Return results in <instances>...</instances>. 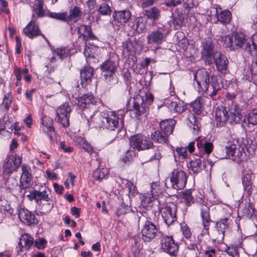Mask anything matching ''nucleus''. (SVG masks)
<instances>
[{
	"label": "nucleus",
	"instance_id": "nucleus-1",
	"mask_svg": "<svg viewBox=\"0 0 257 257\" xmlns=\"http://www.w3.org/2000/svg\"><path fill=\"white\" fill-rule=\"evenodd\" d=\"M199 88L206 93V94L213 99L216 96L219 97V92L221 91V85L218 78L214 75L210 76L209 73L205 69L198 70L194 74Z\"/></svg>",
	"mask_w": 257,
	"mask_h": 257
},
{
	"label": "nucleus",
	"instance_id": "nucleus-2",
	"mask_svg": "<svg viewBox=\"0 0 257 257\" xmlns=\"http://www.w3.org/2000/svg\"><path fill=\"white\" fill-rule=\"evenodd\" d=\"M122 113H116L115 111H110L102 112L100 115H91L87 118L88 124L89 126L95 128H103L115 132L119 125L118 115H122Z\"/></svg>",
	"mask_w": 257,
	"mask_h": 257
},
{
	"label": "nucleus",
	"instance_id": "nucleus-3",
	"mask_svg": "<svg viewBox=\"0 0 257 257\" xmlns=\"http://www.w3.org/2000/svg\"><path fill=\"white\" fill-rule=\"evenodd\" d=\"M129 216L134 219L136 221H138L139 223L140 221L144 222L142 229L141 233L142 235V239L145 242H150L155 238L159 232V229L157 226L152 221L148 220L147 218L142 215L140 216L138 213L136 214L133 212L130 213Z\"/></svg>",
	"mask_w": 257,
	"mask_h": 257
},
{
	"label": "nucleus",
	"instance_id": "nucleus-4",
	"mask_svg": "<svg viewBox=\"0 0 257 257\" xmlns=\"http://www.w3.org/2000/svg\"><path fill=\"white\" fill-rule=\"evenodd\" d=\"M216 37L218 41H224L225 47L229 48L230 50H233L239 48H243L245 43L247 41L244 34L239 33H234V44L233 45L231 44L233 38L230 37L224 38L221 36H217Z\"/></svg>",
	"mask_w": 257,
	"mask_h": 257
},
{
	"label": "nucleus",
	"instance_id": "nucleus-5",
	"mask_svg": "<svg viewBox=\"0 0 257 257\" xmlns=\"http://www.w3.org/2000/svg\"><path fill=\"white\" fill-rule=\"evenodd\" d=\"M130 144L132 147L138 151L149 149L154 147L150 139L141 134L132 136L130 139Z\"/></svg>",
	"mask_w": 257,
	"mask_h": 257
},
{
	"label": "nucleus",
	"instance_id": "nucleus-6",
	"mask_svg": "<svg viewBox=\"0 0 257 257\" xmlns=\"http://www.w3.org/2000/svg\"><path fill=\"white\" fill-rule=\"evenodd\" d=\"M22 157L17 154L8 155L4 161L3 172L10 175L17 171L22 163Z\"/></svg>",
	"mask_w": 257,
	"mask_h": 257
},
{
	"label": "nucleus",
	"instance_id": "nucleus-7",
	"mask_svg": "<svg viewBox=\"0 0 257 257\" xmlns=\"http://www.w3.org/2000/svg\"><path fill=\"white\" fill-rule=\"evenodd\" d=\"M177 210V205L172 202L167 203L161 209L160 212L164 221L168 226L176 221Z\"/></svg>",
	"mask_w": 257,
	"mask_h": 257
},
{
	"label": "nucleus",
	"instance_id": "nucleus-8",
	"mask_svg": "<svg viewBox=\"0 0 257 257\" xmlns=\"http://www.w3.org/2000/svg\"><path fill=\"white\" fill-rule=\"evenodd\" d=\"M186 174L181 170L174 169L170 177V181L173 188L180 190L183 189L187 183Z\"/></svg>",
	"mask_w": 257,
	"mask_h": 257
},
{
	"label": "nucleus",
	"instance_id": "nucleus-9",
	"mask_svg": "<svg viewBox=\"0 0 257 257\" xmlns=\"http://www.w3.org/2000/svg\"><path fill=\"white\" fill-rule=\"evenodd\" d=\"M169 31L164 27H160L151 32L147 37L148 43H155L157 45L162 44L166 40Z\"/></svg>",
	"mask_w": 257,
	"mask_h": 257
},
{
	"label": "nucleus",
	"instance_id": "nucleus-10",
	"mask_svg": "<svg viewBox=\"0 0 257 257\" xmlns=\"http://www.w3.org/2000/svg\"><path fill=\"white\" fill-rule=\"evenodd\" d=\"M71 112V106L67 102L60 105L56 110L58 122L64 127L69 125V117Z\"/></svg>",
	"mask_w": 257,
	"mask_h": 257
},
{
	"label": "nucleus",
	"instance_id": "nucleus-11",
	"mask_svg": "<svg viewBox=\"0 0 257 257\" xmlns=\"http://www.w3.org/2000/svg\"><path fill=\"white\" fill-rule=\"evenodd\" d=\"M161 248L172 256H176L179 250V244L175 242L171 236H164L162 240Z\"/></svg>",
	"mask_w": 257,
	"mask_h": 257
},
{
	"label": "nucleus",
	"instance_id": "nucleus-12",
	"mask_svg": "<svg viewBox=\"0 0 257 257\" xmlns=\"http://www.w3.org/2000/svg\"><path fill=\"white\" fill-rule=\"evenodd\" d=\"M224 149L228 156L235 157L238 159H241L244 153L243 148L239 146L237 140L228 142Z\"/></svg>",
	"mask_w": 257,
	"mask_h": 257
},
{
	"label": "nucleus",
	"instance_id": "nucleus-13",
	"mask_svg": "<svg viewBox=\"0 0 257 257\" xmlns=\"http://www.w3.org/2000/svg\"><path fill=\"white\" fill-rule=\"evenodd\" d=\"M77 104L79 107V109L81 111H83L82 115H83L87 119V117L86 116V113L88 111L87 109L90 104H93L95 102L94 97L92 94L87 93L81 97L77 99Z\"/></svg>",
	"mask_w": 257,
	"mask_h": 257
},
{
	"label": "nucleus",
	"instance_id": "nucleus-14",
	"mask_svg": "<svg viewBox=\"0 0 257 257\" xmlns=\"http://www.w3.org/2000/svg\"><path fill=\"white\" fill-rule=\"evenodd\" d=\"M201 46L202 47L201 50L202 57L209 64H212L213 63L212 57H214L216 53L219 52L214 50L213 43L211 41L202 42Z\"/></svg>",
	"mask_w": 257,
	"mask_h": 257
},
{
	"label": "nucleus",
	"instance_id": "nucleus-15",
	"mask_svg": "<svg viewBox=\"0 0 257 257\" xmlns=\"http://www.w3.org/2000/svg\"><path fill=\"white\" fill-rule=\"evenodd\" d=\"M20 220L27 225L36 224L38 221L33 213L28 209L20 208L18 211Z\"/></svg>",
	"mask_w": 257,
	"mask_h": 257
},
{
	"label": "nucleus",
	"instance_id": "nucleus-16",
	"mask_svg": "<svg viewBox=\"0 0 257 257\" xmlns=\"http://www.w3.org/2000/svg\"><path fill=\"white\" fill-rule=\"evenodd\" d=\"M53 124V121L51 118L47 116L42 117L41 119L42 130L47 134L51 142L54 141L55 138V132Z\"/></svg>",
	"mask_w": 257,
	"mask_h": 257
},
{
	"label": "nucleus",
	"instance_id": "nucleus-17",
	"mask_svg": "<svg viewBox=\"0 0 257 257\" xmlns=\"http://www.w3.org/2000/svg\"><path fill=\"white\" fill-rule=\"evenodd\" d=\"M213 59L217 70L222 74H226L228 64L226 57L220 52L216 53Z\"/></svg>",
	"mask_w": 257,
	"mask_h": 257
},
{
	"label": "nucleus",
	"instance_id": "nucleus-18",
	"mask_svg": "<svg viewBox=\"0 0 257 257\" xmlns=\"http://www.w3.org/2000/svg\"><path fill=\"white\" fill-rule=\"evenodd\" d=\"M83 15L81 9L77 6H72L70 7L68 15L66 13V22L68 24L76 23L79 21Z\"/></svg>",
	"mask_w": 257,
	"mask_h": 257
},
{
	"label": "nucleus",
	"instance_id": "nucleus-19",
	"mask_svg": "<svg viewBox=\"0 0 257 257\" xmlns=\"http://www.w3.org/2000/svg\"><path fill=\"white\" fill-rule=\"evenodd\" d=\"M215 121L217 127L224 126L228 119V111L226 107L222 106H218L215 110Z\"/></svg>",
	"mask_w": 257,
	"mask_h": 257
},
{
	"label": "nucleus",
	"instance_id": "nucleus-20",
	"mask_svg": "<svg viewBox=\"0 0 257 257\" xmlns=\"http://www.w3.org/2000/svg\"><path fill=\"white\" fill-rule=\"evenodd\" d=\"M143 99L139 96L135 99L133 108L130 109L131 115L133 117H138L144 113L145 107L143 106Z\"/></svg>",
	"mask_w": 257,
	"mask_h": 257
},
{
	"label": "nucleus",
	"instance_id": "nucleus-21",
	"mask_svg": "<svg viewBox=\"0 0 257 257\" xmlns=\"http://www.w3.org/2000/svg\"><path fill=\"white\" fill-rule=\"evenodd\" d=\"M200 211L203 228L205 230L208 231L211 221L209 213V208L206 205L202 203L200 204Z\"/></svg>",
	"mask_w": 257,
	"mask_h": 257
},
{
	"label": "nucleus",
	"instance_id": "nucleus-22",
	"mask_svg": "<svg viewBox=\"0 0 257 257\" xmlns=\"http://www.w3.org/2000/svg\"><path fill=\"white\" fill-rule=\"evenodd\" d=\"M23 33L29 38L32 39L40 35V31L37 25H36L33 21H31L24 28Z\"/></svg>",
	"mask_w": 257,
	"mask_h": 257
},
{
	"label": "nucleus",
	"instance_id": "nucleus-23",
	"mask_svg": "<svg viewBox=\"0 0 257 257\" xmlns=\"http://www.w3.org/2000/svg\"><path fill=\"white\" fill-rule=\"evenodd\" d=\"M30 200H35L37 203L42 204V201H48V194L46 190L39 191L35 190L27 195Z\"/></svg>",
	"mask_w": 257,
	"mask_h": 257
},
{
	"label": "nucleus",
	"instance_id": "nucleus-24",
	"mask_svg": "<svg viewBox=\"0 0 257 257\" xmlns=\"http://www.w3.org/2000/svg\"><path fill=\"white\" fill-rule=\"evenodd\" d=\"M196 146L199 150L204 151L207 154H210L213 150V145L208 142L205 138H198L196 139Z\"/></svg>",
	"mask_w": 257,
	"mask_h": 257
},
{
	"label": "nucleus",
	"instance_id": "nucleus-25",
	"mask_svg": "<svg viewBox=\"0 0 257 257\" xmlns=\"http://www.w3.org/2000/svg\"><path fill=\"white\" fill-rule=\"evenodd\" d=\"M242 183L243 189L247 192L248 196H250L252 192V182L251 181L252 174L250 172H243Z\"/></svg>",
	"mask_w": 257,
	"mask_h": 257
},
{
	"label": "nucleus",
	"instance_id": "nucleus-26",
	"mask_svg": "<svg viewBox=\"0 0 257 257\" xmlns=\"http://www.w3.org/2000/svg\"><path fill=\"white\" fill-rule=\"evenodd\" d=\"M78 33L83 37L84 40L95 39V36L93 34L91 27L89 26L82 25L78 29Z\"/></svg>",
	"mask_w": 257,
	"mask_h": 257
},
{
	"label": "nucleus",
	"instance_id": "nucleus-27",
	"mask_svg": "<svg viewBox=\"0 0 257 257\" xmlns=\"http://www.w3.org/2000/svg\"><path fill=\"white\" fill-rule=\"evenodd\" d=\"M140 46L139 41L133 37H131L123 43V48L126 49L127 51L131 52H136Z\"/></svg>",
	"mask_w": 257,
	"mask_h": 257
},
{
	"label": "nucleus",
	"instance_id": "nucleus-28",
	"mask_svg": "<svg viewBox=\"0 0 257 257\" xmlns=\"http://www.w3.org/2000/svg\"><path fill=\"white\" fill-rule=\"evenodd\" d=\"M243 123L249 127L257 125V108L253 109L245 116Z\"/></svg>",
	"mask_w": 257,
	"mask_h": 257
},
{
	"label": "nucleus",
	"instance_id": "nucleus-29",
	"mask_svg": "<svg viewBox=\"0 0 257 257\" xmlns=\"http://www.w3.org/2000/svg\"><path fill=\"white\" fill-rule=\"evenodd\" d=\"M114 19L121 24L126 23L131 17V13L129 10H123L115 12L113 15Z\"/></svg>",
	"mask_w": 257,
	"mask_h": 257
},
{
	"label": "nucleus",
	"instance_id": "nucleus-30",
	"mask_svg": "<svg viewBox=\"0 0 257 257\" xmlns=\"http://www.w3.org/2000/svg\"><path fill=\"white\" fill-rule=\"evenodd\" d=\"M117 65L114 61L109 59L105 61L100 66V69L105 73L116 72Z\"/></svg>",
	"mask_w": 257,
	"mask_h": 257
},
{
	"label": "nucleus",
	"instance_id": "nucleus-31",
	"mask_svg": "<svg viewBox=\"0 0 257 257\" xmlns=\"http://www.w3.org/2000/svg\"><path fill=\"white\" fill-rule=\"evenodd\" d=\"M34 244V239L30 235L24 234L20 238L19 245L20 246V251L22 248L28 250Z\"/></svg>",
	"mask_w": 257,
	"mask_h": 257
},
{
	"label": "nucleus",
	"instance_id": "nucleus-32",
	"mask_svg": "<svg viewBox=\"0 0 257 257\" xmlns=\"http://www.w3.org/2000/svg\"><path fill=\"white\" fill-rule=\"evenodd\" d=\"M175 122L172 120H165L160 123V130L167 136L171 134L173 131Z\"/></svg>",
	"mask_w": 257,
	"mask_h": 257
},
{
	"label": "nucleus",
	"instance_id": "nucleus-33",
	"mask_svg": "<svg viewBox=\"0 0 257 257\" xmlns=\"http://www.w3.org/2000/svg\"><path fill=\"white\" fill-rule=\"evenodd\" d=\"M93 69L91 67L86 66L80 72V78L82 83H89L91 82Z\"/></svg>",
	"mask_w": 257,
	"mask_h": 257
},
{
	"label": "nucleus",
	"instance_id": "nucleus-34",
	"mask_svg": "<svg viewBox=\"0 0 257 257\" xmlns=\"http://www.w3.org/2000/svg\"><path fill=\"white\" fill-rule=\"evenodd\" d=\"M204 97H198L192 103L191 106L192 107V111L197 115H199L203 109Z\"/></svg>",
	"mask_w": 257,
	"mask_h": 257
},
{
	"label": "nucleus",
	"instance_id": "nucleus-35",
	"mask_svg": "<svg viewBox=\"0 0 257 257\" xmlns=\"http://www.w3.org/2000/svg\"><path fill=\"white\" fill-rule=\"evenodd\" d=\"M161 11L157 8L154 7L144 11V15L148 19L156 21L160 17Z\"/></svg>",
	"mask_w": 257,
	"mask_h": 257
},
{
	"label": "nucleus",
	"instance_id": "nucleus-36",
	"mask_svg": "<svg viewBox=\"0 0 257 257\" xmlns=\"http://www.w3.org/2000/svg\"><path fill=\"white\" fill-rule=\"evenodd\" d=\"M216 14L218 21L223 24H228L231 21V14L228 10L221 11L219 13L216 10Z\"/></svg>",
	"mask_w": 257,
	"mask_h": 257
},
{
	"label": "nucleus",
	"instance_id": "nucleus-37",
	"mask_svg": "<svg viewBox=\"0 0 257 257\" xmlns=\"http://www.w3.org/2000/svg\"><path fill=\"white\" fill-rule=\"evenodd\" d=\"M168 137L161 131H156L151 135V138L155 142L159 143H165L168 141Z\"/></svg>",
	"mask_w": 257,
	"mask_h": 257
},
{
	"label": "nucleus",
	"instance_id": "nucleus-38",
	"mask_svg": "<svg viewBox=\"0 0 257 257\" xmlns=\"http://www.w3.org/2000/svg\"><path fill=\"white\" fill-rule=\"evenodd\" d=\"M242 215L246 218H251L256 215L255 209L252 204L248 203L241 210Z\"/></svg>",
	"mask_w": 257,
	"mask_h": 257
},
{
	"label": "nucleus",
	"instance_id": "nucleus-39",
	"mask_svg": "<svg viewBox=\"0 0 257 257\" xmlns=\"http://www.w3.org/2000/svg\"><path fill=\"white\" fill-rule=\"evenodd\" d=\"M225 234L219 231L218 229L214 228L211 232L210 236L212 240L217 243H222L224 238Z\"/></svg>",
	"mask_w": 257,
	"mask_h": 257
},
{
	"label": "nucleus",
	"instance_id": "nucleus-40",
	"mask_svg": "<svg viewBox=\"0 0 257 257\" xmlns=\"http://www.w3.org/2000/svg\"><path fill=\"white\" fill-rule=\"evenodd\" d=\"M181 197L187 206H190L194 202L191 190H186L181 193Z\"/></svg>",
	"mask_w": 257,
	"mask_h": 257
},
{
	"label": "nucleus",
	"instance_id": "nucleus-41",
	"mask_svg": "<svg viewBox=\"0 0 257 257\" xmlns=\"http://www.w3.org/2000/svg\"><path fill=\"white\" fill-rule=\"evenodd\" d=\"M228 219L224 218L220 219L219 221L216 223L215 228L218 229L219 231L223 232L225 234V232L228 230Z\"/></svg>",
	"mask_w": 257,
	"mask_h": 257
},
{
	"label": "nucleus",
	"instance_id": "nucleus-42",
	"mask_svg": "<svg viewBox=\"0 0 257 257\" xmlns=\"http://www.w3.org/2000/svg\"><path fill=\"white\" fill-rule=\"evenodd\" d=\"M189 165L190 168L195 173H197L201 170V161L200 159L190 161Z\"/></svg>",
	"mask_w": 257,
	"mask_h": 257
},
{
	"label": "nucleus",
	"instance_id": "nucleus-43",
	"mask_svg": "<svg viewBox=\"0 0 257 257\" xmlns=\"http://www.w3.org/2000/svg\"><path fill=\"white\" fill-rule=\"evenodd\" d=\"M243 49L247 52L250 55L252 56H257L256 48L253 43L251 42V40L247 41L246 43H245Z\"/></svg>",
	"mask_w": 257,
	"mask_h": 257
},
{
	"label": "nucleus",
	"instance_id": "nucleus-44",
	"mask_svg": "<svg viewBox=\"0 0 257 257\" xmlns=\"http://www.w3.org/2000/svg\"><path fill=\"white\" fill-rule=\"evenodd\" d=\"M78 142L80 144V147L89 154L94 153L95 151L93 147L88 144L85 140L81 138H78Z\"/></svg>",
	"mask_w": 257,
	"mask_h": 257
},
{
	"label": "nucleus",
	"instance_id": "nucleus-45",
	"mask_svg": "<svg viewBox=\"0 0 257 257\" xmlns=\"http://www.w3.org/2000/svg\"><path fill=\"white\" fill-rule=\"evenodd\" d=\"M172 23L174 26L175 30H178L181 28L182 25L184 18L182 14H178L177 16L173 15Z\"/></svg>",
	"mask_w": 257,
	"mask_h": 257
},
{
	"label": "nucleus",
	"instance_id": "nucleus-46",
	"mask_svg": "<svg viewBox=\"0 0 257 257\" xmlns=\"http://www.w3.org/2000/svg\"><path fill=\"white\" fill-rule=\"evenodd\" d=\"M104 77L106 83L109 85H114L117 82L115 72L111 73H104Z\"/></svg>",
	"mask_w": 257,
	"mask_h": 257
},
{
	"label": "nucleus",
	"instance_id": "nucleus-47",
	"mask_svg": "<svg viewBox=\"0 0 257 257\" xmlns=\"http://www.w3.org/2000/svg\"><path fill=\"white\" fill-rule=\"evenodd\" d=\"M176 154H174L175 159H176L177 157H178L179 159L184 160L187 157V151L186 148L180 147L177 148L176 149Z\"/></svg>",
	"mask_w": 257,
	"mask_h": 257
},
{
	"label": "nucleus",
	"instance_id": "nucleus-48",
	"mask_svg": "<svg viewBox=\"0 0 257 257\" xmlns=\"http://www.w3.org/2000/svg\"><path fill=\"white\" fill-rule=\"evenodd\" d=\"M36 6L34 8L36 12V14L39 17H42L45 15V11L43 8L44 3L42 0H37L36 3Z\"/></svg>",
	"mask_w": 257,
	"mask_h": 257
},
{
	"label": "nucleus",
	"instance_id": "nucleus-49",
	"mask_svg": "<svg viewBox=\"0 0 257 257\" xmlns=\"http://www.w3.org/2000/svg\"><path fill=\"white\" fill-rule=\"evenodd\" d=\"M105 170V169H96L93 173V178L99 181L105 178L107 174Z\"/></svg>",
	"mask_w": 257,
	"mask_h": 257
},
{
	"label": "nucleus",
	"instance_id": "nucleus-50",
	"mask_svg": "<svg viewBox=\"0 0 257 257\" xmlns=\"http://www.w3.org/2000/svg\"><path fill=\"white\" fill-rule=\"evenodd\" d=\"M227 108V110L229 114H241L238 106L232 101L231 104H228Z\"/></svg>",
	"mask_w": 257,
	"mask_h": 257
},
{
	"label": "nucleus",
	"instance_id": "nucleus-51",
	"mask_svg": "<svg viewBox=\"0 0 257 257\" xmlns=\"http://www.w3.org/2000/svg\"><path fill=\"white\" fill-rule=\"evenodd\" d=\"M54 52L61 59L68 57L70 54L69 50L66 48H57Z\"/></svg>",
	"mask_w": 257,
	"mask_h": 257
},
{
	"label": "nucleus",
	"instance_id": "nucleus-52",
	"mask_svg": "<svg viewBox=\"0 0 257 257\" xmlns=\"http://www.w3.org/2000/svg\"><path fill=\"white\" fill-rule=\"evenodd\" d=\"M134 29L137 32L140 33L146 28V25L142 18H140L136 20V23L134 25Z\"/></svg>",
	"mask_w": 257,
	"mask_h": 257
},
{
	"label": "nucleus",
	"instance_id": "nucleus-53",
	"mask_svg": "<svg viewBox=\"0 0 257 257\" xmlns=\"http://www.w3.org/2000/svg\"><path fill=\"white\" fill-rule=\"evenodd\" d=\"M98 11L102 15H110L111 12L109 6L105 3L100 4Z\"/></svg>",
	"mask_w": 257,
	"mask_h": 257
},
{
	"label": "nucleus",
	"instance_id": "nucleus-54",
	"mask_svg": "<svg viewBox=\"0 0 257 257\" xmlns=\"http://www.w3.org/2000/svg\"><path fill=\"white\" fill-rule=\"evenodd\" d=\"M48 16L50 18L66 22V12L62 13L51 12L48 14Z\"/></svg>",
	"mask_w": 257,
	"mask_h": 257
},
{
	"label": "nucleus",
	"instance_id": "nucleus-55",
	"mask_svg": "<svg viewBox=\"0 0 257 257\" xmlns=\"http://www.w3.org/2000/svg\"><path fill=\"white\" fill-rule=\"evenodd\" d=\"M181 229L185 238H189L191 237L192 234L190 228L185 222L181 223Z\"/></svg>",
	"mask_w": 257,
	"mask_h": 257
},
{
	"label": "nucleus",
	"instance_id": "nucleus-56",
	"mask_svg": "<svg viewBox=\"0 0 257 257\" xmlns=\"http://www.w3.org/2000/svg\"><path fill=\"white\" fill-rule=\"evenodd\" d=\"M53 203L51 199L48 198V201H45L42 203V209L46 213H49L53 207Z\"/></svg>",
	"mask_w": 257,
	"mask_h": 257
},
{
	"label": "nucleus",
	"instance_id": "nucleus-57",
	"mask_svg": "<svg viewBox=\"0 0 257 257\" xmlns=\"http://www.w3.org/2000/svg\"><path fill=\"white\" fill-rule=\"evenodd\" d=\"M22 174L21 177L31 178V168L27 164H23L22 166Z\"/></svg>",
	"mask_w": 257,
	"mask_h": 257
},
{
	"label": "nucleus",
	"instance_id": "nucleus-58",
	"mask_svg": "<svg viewBox=\"0 0 257 257\" xmlns=\"http://www.w3.org/2000/svg\"><path fill=\"white\" fill-rule=\"evenodd\" d=\"M31 178L21 177L20 187L21 189L25 190L30 186Z\"/></svg>",
	"mask_w": 257,
	"mask_h": 257
},
{
	"label": "nucleus",
	"instance_id": "nucleus-59",
	"mask_svg": "<svg viewBox=\"0 0 257 257\" xmlns=\"http://www.w3.org/2000/svg\"><path fill=\"white\" fill-rule=\"evenodd\" d=\"M31 178L21 177L20 187L21 189L25 190L30 186Z\"/></svg>",
	"mask_w": 257,
	"mask_h": 257
},
{
	"label": "nucleus",
	"instance_id": "nucleus-60",
	"mask_svg": "<svg viewBox=\"0 0 257 257\" xmlns=\"http://www.w3.org/2000/svg\"><path fill=\"white\" fill-rule=\"evenodd\" d=\"M241 114H228V120L230 124H236L240 120Z\"/></svg>",
	"mask_w": 257,
	"mask_h": 257
},
{
	"label": "nucleus",
	"instance_id": "nucleus-61",
	"mask_svg": "<svg viewBox=\"0 0 257 257\" xmlns=\"http://www.w3.org/2000/svg\"><path fill=\"white\" fill-rule=\"evenodd\" d=\"M161 158V155L159 150L157 148H154L153 151L150 154L148 161H152L153 160H159Z\"/></svg>",
	"mask_w": 257,
	"mask_h": 257
},
{
	"label": "nucleus",
	"instance_id": "nucleus-62",
	"mask_svg": "<svg viewBox=\"0 0 257 257\" xmlns=\"http://www.w3.org/2000/svg\"><path fill=\"white\" fill-rule=\"evenodd\" d=\"M135 155V152L133 151L128 150L125 153V156L122 157L120 160L123 163H127L131 161L132 157Z\"/></svg>",
	"mask_w": 257,
	"mask_h": 257
},
{
	"label": "nucleus",
	"instance_id": "nucleus-63",
	"mask_svg": "<svg viewBox=\"0 0 257 257\" xmlns=\"http://www.w3.org/2000/svg\"><path fill=\"white\" fill-rule=\"evenodd\" d=\"M12 101V96L10 94H7L5 95L3 104L6 109H8L10 107V105L11 104Z\"/></svg>",
	"mask_w": 257,
	"mask_h": 257
},
{
	"label": "nucleus",
	"instance_id": "nucleus-64",
	"mask_svg": "<svg viewBox=\"0 0 257 257\" xmlns=\"http://www.w3.org/2000/svg\"><path fill=\"white\" fill-rule=\"evenodd\" d=\"M153 196L151 194H147L143 196L142 202L143 205H147L152 201Z\"/></svg>",
	"mask_w": 257,
	"mask_h": 257
}]
</instances>
